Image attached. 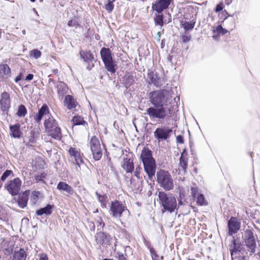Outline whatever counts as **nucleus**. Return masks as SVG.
Returning <instances> with one entry per match:
<instances>
[{"mask_svg": "<svg viewBox=\"0 0 260 260\" xmlns=\"http://www.w3.org/2000/svg\"><path fill=\"white\" fill-rule=\"evenodd\" d=\"M26 113L27 110L25 107L23 105H20L18 107V111L16 113L18 117H23Z\"/></svg>", "mask_w": 260, "mask_h": 260, "instance_id": "f704fd0d", "label": "nucleus"}, {"mask_svg": "<svg viewBox=\"0 0 260 260\" xmlns=\"http://www.w3.org/2000/svg\"><path fill=\"white\" fill-rule=\"evenodd\" d=\"M68 26L70 27L77 28L79 26L77 20L76 19H72L68 22Z\"/></svg>", "mask_w": 260, "mask_h": 260, "instance_id": "79ce46f5", "label": "nucleus"}, {"mask_svg": "<svg viewBox=\"0 0 260 260\" xmlns=\"http://www.w3.org/2000/svg\"><path fill=\"white\" fill-rule=\"evenodd\" d=\"M50 116L49 108L46 105H44L39 109L38 113L34 116V120L37 123H40L43 116Z\"/></svg>", "mask_w": 260, "mask_h": 260, "instance_id": "2eb2a0df", "label": "nucleus"}, {"mask_svg": "<svg viewBox=\"0 0 260 260\" xmlns=\"http://www.w3.org/2000/svg\"><path fill=\"white\" fill-rule=\"evenodd\" d=\"M21 181L18 178L9 181L5 185L6 189L12 196L16 195L20 190Z\"/></svg>", "mask_w": 260, "mask_h": 260, "instance_id": "9d476101", "label": "nucleus"}, {"mask_svg": "<svg viewBox=\"0 0 260 260\" xmlns=\"http://www.w3.org/2000/svg\"><path fill=\"white\" fill-rule=\"evenodd\" d=\"M29 191H25L18 196L17 201L19 206L21 208H24L27 205V201L28 200Z\"/></svg>", "mask_w": 260, "mask_h": 260, "instance_id": "a211bd4d", "label": "nucleus"}, {"mask_svg": "<svg viewBox=\"0 0 260 260\" xmlns=\"http://www.w3.org/2000/svg\"><path fill=\"white\" fill-rule=\"evenodd\" d=\"M117 254L119 260H127L126 257L123 254L118 252Z\"/></svg>", "mask_w": 260, "mask_h": 260, "instance_id": "8fccbe9b", "label": "nucleus"}, {"mask_svg": "<svg viewBox=\"0 0 260 260\" xmlns=\"http://www.w3.org/2000/svg\"><path fill=\"white\" fill-rule=\"evenodd\" d=\"M88 226L91 231H94L95 230V224L92 221L88 222Z\"/></svg>", "mask_w": 260, "mask_h": 260, "instance_id": "09e8293b", "label": "nucleus"}, {"mask_svg": "<svg viewBox=\"0 0 260 260\" xmlns=\"http://www.w3.org/2000/svg\"><path fill=\"white\" fill-rule=\"evenodd\" d=\"M176 139H177V142L178 143H179L180 144H182L183 143V139L181 136H180V135L177 136Z\"/></svg>", "mask_w": 260, "mask_h": 260, "instance_id": "5fc2aeb1", "label": "nucleus"}, {"mask_svg": "<svg viewBox=\"0 0 260 260\" xmlns=\"http://www.w3.org/2000/svg\"><path fill=\"white\" fill-rule=\"evenodd\" d=\"M95 222L97 225L98 230L101 231V230H103L105 226V223L103 221L102 218L98 217L95 220Z\"/></svg>", "mask_w": 260, "mask_h": 260, "instance_id": "e433bc0d", "label": "nucleus"}, {"mask_svg": "<svg viewBox=\"0 0 260 260\" xmlns=\"http://www.w3.org/2000/svg\"><path fill=\"white\" fill-rule=\"evenodd\" d=\"M44 124L46 132L49 136L56 139H60L61 138V133L60 128L58 127L57 122L52 116H48L47 118H46Z\"/></svg>", "mask_w": 260, "mask_h": 260, "instance_id": "20e7f679", "label": "nucleus"}, {"mask_svg": "<svg viewBox=\"0 0 260 260\" xmlns=\"http://www.w3.org/2000/svg\"><path fill=\"white\" fill-rule=\"evenodd\" d=\"M190 36H183L182 37V40L183 42H187L190 40Z\"/></svg>", "mask_w": 260, "mask_h": 260, "instance_id": "3c124183", "label": "nucleus"}, {"mask_svg": "<svg viewBox=\"0 0 260 260\" xmlns=\"http://www.w3.org/2000/svg\"><path fill=\"white\" fill-rule=\"evenodd\" d=\"M229 233L233 235L236 233L240 228V222L235 217H231L228 222Z\"/></svg>", "mask_w": 260, "mask_h": 260, "instance_id": "4468645a", "label": "nucleus"}, {"mask_svg": "<svg viewBox=\"0 0 260 260\" xmlns=\"http://www.w3.org/2000/svg\"><path fill=\"white\" fill-rule=\"evenodd\" d=\"M134 81V78L133 76H126L123 81V84L126 88L130 87Z\"/></svg>", "mask_w": 260, "mask_h": 260, "instance_id": "473e14b6", "label": "nucleus"}, {"mask_svg": "<svg viewBox=\"0 0 260 260\" xmlns=\"http://www.w3.org/2000/svg\"><path fill=\"white\" fill-rule=\"evenodd\" d=\"M96 194L98 196V199L99 202L103 204V205H105V203L106 202L107 197L105 196L99 195L97 193Z\"/></svg>", "mask_w": 260, "mask_h": 260, "instance_id": "a18cd8bd", "label": "nucleus"}, {"mask_svg": "<svg viewBox=\"0 0 260 260\" xmlns=\"http://www.w3.org/2000/svg\"><path fill=\"white\" fill-rule=\"evenodd\" d=\"M76 169L78 171H79V169H78L77 167L76 168Z\"/></svg>", "mask_w": 260, "mask_h": 260, "instance_id": "338daca9", "label": "nucleus"}, {"mask_svg": "<svg viewBox=\"0 0 260 260\" xmlns=\"http://www.w3.org/2000/svg\"><path fill=\"white\" fill-rule=\"evenodd\" d=\"M149 78L150 79L151 83L156 86H160L162 85V81L160 77L158 76L156 73H151L149 74Z\"/></svg>", "mask_w": 260, "mask_h": 260, "instance_id": "393cba45", "label": "nucleus"}, {"mask_svg": "<svg viewBox=\"0 0 260 260\" xmlns=\"http://www.w3.org/2000/svg\"><path fill=\"white\" fill-rule=\"evenodd\" d=\"M234 244L235 248H236L237 245H236V244L235 243H234Z\"/></svg>", "mask_w": 260, "mask_h": 260, "instance_id": "e2e57ef3", "label": "nucleus"}, {"mask_svg": "<svg viewBox=\"0 0 260 260\" xmlns=\"http://www.w3.org/2000/svg\"><path fill=\"white\" fill-rule=\"evenodd\" d=\"M40 193L38 191H33L31 195V201L34 204H36L39 200Z\"/></svg>", "mask_w": 260, "mask_h": 260, "instance_id": "c9c22d12", "label": "nucleus"}, {"mask_svg": "<svg viewBox=\"0 0 260 260\" xmlns=\"http://www.w3.org/2000/svg\"><path fill=\"white\" fill-rule=\"evenodd\" d=\"M30 1L31 2H35L36 1V0H30Z\"/></svg>", "mask_w": 260, "mask_h": 260, "instance_id": "69168bd1", "label": "nucleus"}, {"mask_svg": "<svg viewBox=\"0 0 260 260\" xmlns=\"http://www.w3.org/2000/svg\"><path fill=\"white\" fill-rule=\"evenodd\" d=\"M125 210L126 207L124 204L118 201H115L111 203L109 212L114 218H118Z\"/></svg>", "mask_w": 260, "mask_h": 260, "instance_id": "0eeeda50", "label": "nucleus"}, {"mask_svg": "<svg viewBox=\"0 0 260 260\" xmlns=\"http://www.w3.org/2000/svg\"><path fill=\"white\" fill-rule=\"evenodd\" d=\"M223 9V6L222 4L218 5L215 9V12H218L221 11Z\"/></svg>", "mask_w": 260, "mask_h": 260, "instance_id": "864d4df0", "label": "nucleus"}, {"mask_svg": "<svg viewBox=\"0 0 260 260\" xmlns=\"http://www.w3.org/2000/svg\"><path fill=\"white\" fill-rule=\"evenodd\" d=\"M172 99L170 92L166 90L153 91L150 96V102L155 107H166L171 103Z\"/></svg>", "mask_w": 260, "mask_h": 260, "instance_id": "f03ea898", "label": "nucleus"}, {"mask_svg": "<svg viewBox=\"0 0 260 260\" xmlns=\"http://www.w3.org/2000/svg\"><path fill=\"white\" fill-rule=\"evenodd\" d=\"M69 153L71 157L74 159L78 167L80 168V165L84 163L82 159L83 154L80 149L71 147L69 150Z\"/></svg>", "mask_w": 260, "mask_h": 260, "instance_id": "ddd939ff", "label": "nucleus"}, {"mask_svg": "<svg viewBox=\"0 0 260 260\" xmlns=\"http://www.w3.org/2000/svg\"><path fill=\"white\" fill-rule=\"evenodd\" d=\"M171 2V0H158L153 5L152 8L158 13L161 12L168 7Z\"/></svg>", "mask_w": 260, "mask_h": 260, "instance_id": "dca6fc26", "label": "nucleus"}, {"mask_svg": "<svg viewBox=\"0 0 260 260\" xmlns=\"http://www.w3.org/2000/svg\"><path fill=\"white\" fill-rule=\"evenodd\" d=\"M158 198L165 210L172 213L176 209L177 206L176 199L172 194L160 191L158 193Z\"/></svg>", "mask_w": 260, "mask_h": 260, "instance_id": "7ed1b4c3", "label": "nucleus"}, {"mask_svg": "<svg viewBox=\"0 0 260 260\" xmlns=\"http://www.w3.org/2000/svg\"><path fill=\"white\" fill-rule=\"evenodd\" d=\"M100 53L103 62L112 59L111 51L109 48H103Z\"/></svg>", "mask_w": 260, "mask_h": 260, "instance_id": "a878e982", "label": "nucleus"}, {"mask_svg": "<svg viewBox=\"0 0 260 260\" xmlns=\"http://www.w3.org/2000/svg\"><path fill=\"white\" fill-rule=\"evenodd\" d=\"M95 240L97 244L107 246L111 244L113 239L110 235L100 231L95 234Z\"/></svg>", "mask_w": 260, "mask_h": 260, "instance_id": "9b49d317", "label": "nucleus"}, {"mask_svg": "<svg viewBox=\"0 0 260 260\" xmlns=\"http://www.w3.org/2000/svg\"><path fill=\"white\" fill-rule=\"evenodd\" d=\"M213 32H217L218 34L224 35L228 32V31L225 29L223 28L221 25H219L216 28L213 29Z\"/></svg>", "mask_w": 260, "mask_h": 260, "instance_id": "58836bf2", "label": "nucleus"}, {"mask_svg": "<svg viewBox=\"0 0 260 260\" xmlns=\"http://www.w3.org/2000/svg\"><path fill=\"white\" fill-rule=\"evenodd\" d=\"M22 133L20 131V125L17 123L10 126V135L14 138H19Z\"/></svg>", "mask_w": 260, "mask_h": 260, "instance_id": "6ab92c4d", "label": "nucleus"}, {"mask_svg": "<svg viewBox=\"0 0 260 260\" xmlns=\"http://www.w3.org/2000/svg\"><path fill=\"white\" fill-rule=\"evenodd\" d=\"M245 243L250 254L254 253L256 248V244L253 232L250 230L245 231Z\"/></svg>", "mask_w": 260, "mask_h": 260, "instance_id": "1a4fd4ad", "label": "nucleus"}, {"mask_svg": "<svg viewBox=\"0 0 260 260\" xmlns=\"http://www.w3.org/2000/svg\"><path fill=\"white\" fill-rule=\"evenodd\" d=\"M142 168L140 167L136 168V170L135 171V176L137 177L138 178H140V174L141 173V171Z\"/></svg>", "mask_w": 260, "mask_h": 260, "instance_id": "49530a36", "label": "nucleus"}, {"mask_svg": "<svg viewBox=\"0 0 260 260\" xmlns=\"http://www.w3.org/2000/svg\"><path fill=\"white\" fill-rule=\"evenodd\" d=\"M172 132V129L168 127L164 126L158 127L154 132V137L159 142L166 140L170 137V134Z\"/></svg>", "mask_w": 260, "mask_h": 260, "instance_id": "f8f14e48", "label": "nucleus"}, {"mask_svg": "<svg viewBox=\"0 0 260 260\" xmlns=\"http://www.w3.org/2000/svg\"><path fill=\"white\" fill-rule=\"evenodd\" d=\"M64 105L69 110L75 108L77 105V102L71 95H66L64 100Z\"/></svg>", "mask_w": 260, "mask_h": 260, "instance_id": "412c9836", "label": "nucleus"}, {"mask_svg": "<svg viewBox=\"0 0 260 260\" xmlns=\"http://www.w3.org/2000/svg\"><path fill=\"white\" fill-rule=\"evenodd\" d=\"M106 69L112 73L115 72V66L113 61V59H111L106 61L104 62Z\"/></svg>", "mask_w": 260, "mask_h": 260, "instance_id": "c85d7f7f", "label": "nucleus"}, {"mask_svg": "<svg viewBox=\"0 0 260 260\" xmlns=\"http://www.w3.org/2000/svg\"><path fill=\"white\" fill-rule=\"evenodd\" d=\"M140 158L143 162L145 171L151 179L154 176L156 170L155 161L152 157L151 151L148 148L144 147L142 151Z\"/></svg>", "mask_w": 260, "mask_h": 260, "instance_id": "f257e3e1", "label": "nucleus"}, {"mask_svg": "<svg viewBox=\"0 0 260 260\" xmlns=\"http://www.w3.org/2000/svg\"><path fill=\"white\" fill-rule=\"evenodd\" d=\"M80 55L81 58L84 61H91L94 59L93 56L90 51L81 50L80 52Z\"/></svg>", "mask_w": 260, "mask_h": 260, "instance_id": "bb28decb", "label": "nucleus"}, {"mask_svg": "<svg viewBox=\"0 0 260 260\" xmlns=\"http://www.w3.org/2000/svg\"><path fill=\"white\" fill-rule=\"evenodd\" d=\"M22 74H19V75L15 78V81L16 82H18L19 81L21 80L22 79Z\"/></svg>", "mask_w": 260, "mask_h": 260, "instance_id": "4d7b16f0", "label": "nucleus"}, {"mask_svg": "<svg viewBox=\"0 0 260 260\" xmlns=\"http://www.w3.org/2000/svg\"><path fill=\"white\" fill-rule=\"evenodd\" d=\"M155 22L156 24H158L160 25H162L163 24V19L162 15H158L157 16L155 19Z\"/></svg>", "mask_w": 260, "mask_h": 260, "instance_id": "c03bdc74", "label": "nucleus"}, {"mask_svg": "<svg viewBox=\"0 0 260 260\" xmlns=\"http://www.w3.org/2000/svg\"><path fill=\"white\" fill-rule=\"evenodd\" d=\"M113 1L108 0V3L105 5V9L109 12H111L113 10Z\"/></svg>", "mask_w": 260, "mask_h": 260, "instance_id": "a19ab883", "label": "nucleus"}, {"mask_svg": "<svg viewBox=\"0 0 260 260\" xmlns=\"http://www.w3.org/2000/svg\"><path fill=\"white\" fill-rule=\"evenodd\" d=\"M103 260H113V259L105 258V259H104Z\"/></svg>", "mask_w": 260, "mask_h": 260, "instance_id": "0e129e2a", "label": "nucleus"}, {"mask_svg": "<svg viewBox=\"0 0 260 260\" xmlns=\"http://www.w3.org/2000/svg\"><path fill=\"white\" fill-rule=\"evenodd\" d=\"M125 255H126V252H131V248L129 246H126L124 248Z\"/></svg>", "mask_w": 260, "mask_h": 260, "instance_id": "13d9d810", "label": "nucleus"}, {"mask_svg": "<svg viewBox=\"0 0 260 260\" xmlns=\"http://www.w3.org/2000/svg\"><path fill=\"white\" fill-rule=\"evenodd\" d=\"M157 182L159 186L166 191L173 189V179L170 174L165 170H159L156 174Z\"/></svg>", "mask_w": 260, "mask_h": 260, "instance_id": "39448f33", "label": "nucleus"}, {"mask_svg": "<svg viewBox=\"0 0 260 260\" xmlns=\"http://www.w3.org/2000/svg\"><path fill=\"white\" fill-rule=\"evenodd\" d=\"M34 139V137L32 136H31V138H30V140L29 141L30 142H33Z\"/></svg>", "mask_w": 260, "mask_h": 260, "instance_id": "bf43d9fd", "label": "nucleus"}, {"mask_svg": "<svg viewBox=\"0 0 260 260\" xmlns=\"http://www.w3.org/2000/svg\"><path fill=\"white\" fill-rule=\"evenodd\" d=\"M57 189L63 190L69 194H73L74 191L73 188L64 182H60L57 186Z\"/></svg>", "mask_w": 260, "mask_h": 260, "instance_id": "b1692460", "label": "nucleus"}, {"mask_svg": "<svg viewBox=\"0 0 260 260\" xmlns=\"http://www.w3.org/2000/svg\"><path fill=\"white\" fill-rule=\"evenodd\" d=\"M22 32L23 35H25L26 34V31L24 29L22 31Z\"/></svg>", "mask_w": 260, "mask_h": 260, "instance_id": "052dcab7", "label": "nucleus"}, {"mask_svg": "<svg viewBox=\"0 0 260 260\" xmlns=\"http://www.w3.org/2000/svg\"><path fill=\"white\" fill-rule=\"evenodd\" d=\"M56 88L58 98L60 100H62L64 95L68 92L67 85L62 82H59L56 84Z\"/></svg>", "mask_w": 260, "mask_h": 260, "instance_id": "aec40b11", "label": "nucleus"}, {"mask_svg": "<svg viewBox=\"0 0 260 260\" xmlns=\"http://www.w3.org/2000/svg\"><path fill=\"white\" fill-rule=\"evenodd\" d=\"M52 206L50 205H47L45 207L38 210L36 214L38 215L42 216L44 214L46 215H50L52 213Z\"/></svg>", "mask_w": 260, "mask_h": 260, "instance_id": "cd10ccee", "label": "nucleus"}, {"mask_svg": "<svg viewBox=\"0 0 260 260\" xmlns=\"http://www.w3.org/2000/svg\"><path fill=\"white\" fill-rule=\"evenodd\" d=\"M73 125H84L86 123L83 117L80 116H75L72 119Z\"/></svg>", "mask_w": 260, "mask_h": 260, "instance_id": "7c9ffc66", "label": "nucleus"}, {"mask_svg": "<svg viewBox=\"0 0 260 260\" xmlns=\"http://www.w3.org/2000/svg\"><path fill=\"white\" fill-rule=\"evenodd\" d=\"M115 1V0H112V1H113H113Z\"/></svg>", "mask_w": 260, "mask_h": 260, "instance_id": "774afa93", "label": "nucleus"}, {"mask_svg": "<svg viewBox=\"0 0 260 260\" xmlns=\"http://www.w3.org/2000/svg\"><path fill=\"white\" fill-rule=\"evenodd\" d=\"M34 75L31 74H29L25 78V80L30 81L33 79Z\"/></svg>", "mask_w": 260, "mask_h": 260, "instance_id": "6e6d98bb", "label": "nucleus"}, {"mask_svg": "<svg viewBox=\"0 0 260 260\" xmlns=\"http://www.w3.org/2000/svg\"><path fill=\"white\" fill-rule=\"evenodd\" d=\"M213 38H214L215 39H216V40H217V37H216V36H213Z\"/></svg>", "mask_w": 260, "mask_h": 260, "instance_id": "680f3d73", "label": "nucleus"}, {"mask_svg": "<svg viewBox=\"0 0 260 260\" xmlns=\"http://www.w3.org/2000/svg\"><path fill=\"white\" fill-rule=\"evenodd\" d=\"M41 52L38 49H34L30 51L29 55L31 57H33L35 59L40 58L41 56Z\"/></svg>", "mask_w": 260, "mask_h": 260, "instance_id": "4c0bfd02", "label": "nucleus"}, {"mask_svg": "<svg viewBox=\"0 0 260 260\" xmlns=\"http://www.w3.org/2000/svg\"><path fill=\"white\" fill-rule=\"evenodd\" d=\"M197 203L198 205L201 206L205 205L207 204L205 201L204 197L201 194L198 196L197 198Z\"/></svg>", "mask_w": 260, "mask_h": 260, "instance_id": "ea45409f", "label": "nucleus"}, {"mask_svg": "<svg viewBox=\"0 0 260 260\" xmlns=\"http://www.w3.org/2000/svg\"><path fill=\"white\" fill-rule=\"evenodd\" d=\"M27 254L23 249L15 250L13 253L12 260H25Z\"/></svg>", "mask_w": 260, "mask_h": 260, "instance_id": "5701e85b", "label": "nucleus"}, {"mask_svg": "<svg viewBox=\"0 0 260 260\" xmlns=\"http://www.w3.org/2000/svg\"><path fill=\"white\" fill-rule=\"evenodd\" d=\"M166 107H154L147 109L146 114L151 119H164L166 116Z\"/></svg>", "mask_w": 260, "mask_h": 260, "instance_id": "6e6552de", "label": "nucleus"}, {"mask_svg": "<svg viewBox=\"0 0 260 260\" xmlns=\"http://www.w3.org/2000/svg\"><path fill=\"white\" fill-rule=\"evenodd\" d=\"M39 260H48V256L45 253H41L40 255V259Z\"/></svg>", "mask_w": 260, "mask_h": 260, "instance_id": "603ef678", "label": "nucleus"}, {"mask_svg": "<svg viewBox=\"0 0 260 260\" xmlns=\"http://www.w3.org/2000/svg\"><path fill=\"white\" fill-rule=\"evenodd\" d=\"M198 188L197 187H191V193L193 198H195L196 196V194L198 192Z\"/></svg>", "mask_w": 260, "mask_h": 260, "instance_id": "de8ad7c7", "label": "nucleus"}, {"mask_svg": "<svg viewBox=\"0 0 260 260\" xmlns=\"http://www.w3.org/2000/svg\"><path fill=\"white\" fill-rule=\"evenodd\" d=\"M121 166L126 173H132L134 169L133 160L131 158L124 159Z\"/></svg>", "mask_w": 260, "mask_h": 260, "instance_id": "4be33fe9", "label": "nucleus"}, {"mask_svg": "<svg viewBox=\"0 0 260 260\" xmlns=\"http://www.w3.org/2000/svg\"><path fill=\"white\" fill-rule=\"evenodd\" d=\"M13 174V172L11 170H7L4 172L1 177V180L5 181L9 176Z\"/></svg>", "mask_w": 260, "mask_h": 260, "instance_id": "37998d69", "label": "nucleus"}, {"mask_svg": "<svg viewBox=\"0 0 260 260\" xmlns=\"http://www.w3.org/2000/svg\"><path fill=\"white\" fill-rule=\"evenodd\" d=\"M194 21H185L182 24V26L184 28L185 30H192L194 26Z\"/></svg>", "mask_w": 260, "mask_h": 260, "instance_id": "72a5a7b5", "label": "nucleus"}, {"mask_svg": "<svg viewBox=\"0 0 260 260\" xmlns=\"http://www.w3.org/2000/svg\"><path fill=\"white\" fill-rule=\"evenodd\" d=\"M187 159L183 156V154H181V156L180 158V163L179 166L182 169V171L185 173L186 172V170L187 168Z\"/></svg>", "mask_w": 260, "mask_h": 260, "instance_id": "c756f323", "label": "nucleus"}, {"mask_svg": "<svg viewBox=\"0 0 260 260\" xmlns=\"http://www.w3.org/2000/svg\"><path fill=\"white\" fill-rule=\"evenodd\" d=\"M1 109L3 111H7L10 107V99L9 94L4 92L2 94V98L0 101Z\"/></svg>", "mask_w": 260, "mask_h": 260, "instance_id": "f3484780", "label": "nucleus"}, {"mask_svg": "<svg viewBox=\"0 0 260 260\" xmlns=\"http://www.w3.org/2000/svg\"><path fill=\"white\" fill-rule=\"evenodd\" d=\"M89 147L93 158L95 160H100L102 156V150L100 141L95 136L91 137L89 142Z\"/></svg>", "mask_w": 260, "mask_h": 260, "instance_id": "423d86ee", "label": "nucleus"}, {"mask_svg": "<svg viewBox=\"0 0 260 260\" xmlns=\"http://www.w3.org/2000/svg\"><path fill=\"white\" fill-rule=\"evenodd\" d=\"M0 73H2L6 76L4 78H7L10 74V69L9 66L6 64L0 65Z\"/></svg>", "mask_w": 260, "mask_h": 260, "instance_id": "2f4dec72", "label": "nucleus"}]
</instances>
